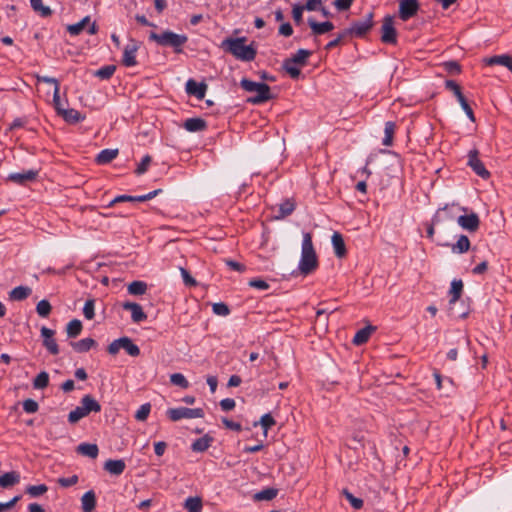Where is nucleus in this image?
Returning <instances> with one entry per match:
<instances>
[{"label": "nucleus", "instance_id": "f257e3e1", "mask_svg": "<svg viewBox=\"0 0 512 512\" xmlns=\"http://www.w3.org/2000/svg\"><path fill=\"white\" fill-rule=\"evenodd\" d=\"M319 266L318 257L313 246L312 234L303 233V241L301 247V257L298 264V270L301 275L307 276L313 273Z\"/></svg>", "mask_w": 512, "mask_h": 512}, {"label": "nucleus", "instance_id": "f03ea898", "mask_svg": "<svg viewBox=\"0 0 512 512\" xmlns=\"http://www.w3.org/2000/svg\"><path fill=\"white\" fill-rule=\"evenodd\" d=\"M246 40V37L226 38L222 41L221 48L238 60L250 62L255 59L257 51L253 45H246Z\"/></svg>", "mask_w": 512, "mask_h": 512}, {"label": "nucleus", "instance_id": "7ed1b4c3", "mask_svg": "<svg viewBox=\"0 0 512 512\" xmlns=\"http://www.w3.org/2000/svg\"><path fill=\"white\" fill-rule=\"evenodd\" d=\"M149 40L156 42L162 47H170L175 53H181L183 46L188 41V37L185 34H177L173 31L165 30L161 34L151 32Z\"/></svg>", "mask_w": 512, "mask_h": 512}, {"label": "nucleus", "instance_id": "20e7f679", "mask_svg": "<svg viewBox=\"0 0 512 512\" xmlns=\"http://www.w3.org/2000/svg\"><path fill=\"white\" fill-rule=\"evenodd\" d=\"M101 411V405L90 394L84 395L80 401V406H77L68 414V421L71 424L77 423L82 418L88 416L90 413H98Z\"/></svg>", "mask_w": 512, "mask_h": 512}, {"label": "nucleus", "instance_id": "39448f33", "mask_svg": "<svg viewBox=\"0 0 512 512\" xmlns=\"http://www.w3.org/2000/svg\"><path fill=\"white\" fill-rule=\"evenodd\" d=\"M240 86L247 92H255L256 95L249 97L248 102L252 104H261L272 98L270 87L265 83L254 82L243 78Z\"/></svg>", "mask_w": 512, "mask_h": 512}, {"label": "nucleus", "instance_id": "423d86ee", "mask_svg": "<svg viewBox=\"0 0 512 512\" xmlns=\"http://www.w3.org/2000/svg\"><path fill=\"white\" fill-rule=\"evenodd\" d=\"M374 14L369 12L363 20L354 21L350 27L347 28L351 37H364L373 27Z\"/></svg>", "mask_w": 512, "mask_h": 512}, {"label": "nucleus", "instance_id": "0eeeda50", "mask_svg": "<svg viewBox=\"0 0 512 512\" xmlns=\"http://www.w3.org/2000/svg\"><path fill=\"white\" fill-rule=\"evenodd\" d=\"M167 416L172 421H179L183 418L193 419L204 417V411L201 408H170L167 410Z\"/></svg>", "mask_w": 512, "mask_h": 512}, {"label": "nucleus", "instance_id": "6e6552de", "mask_svg": "<svg viewBox=\"0 0 512 512\" xmlns=\"http://www.w3.org/2000/svg\"><path fill=\"white\" fill-rule=\"evenodd\" d=\"M381 41L385 44L397 43V31L394 27L393 16L387 15L383 19L381 27Z\"/></svg>", "mask_w": 512, "mask_h": 512}, {"label": "nucleus", "instance_id": "1a4fd4ad", "mask_svg": "<svg viewBox=\"0 0 512 512\" xmlns=\"http://www.w3.org/2000/svg\"><path fill=\"white\" fill-rule=\"evenodd\" d=\"M467 164L482 179H488L490 177V172L479 159V152L477 149L469 151Z\"/></svg>", "mask_w": 512, "mask_h": 512}, {"label": "nucleus", "instance_id": "9d476101", "mask_svg": "<svg viewBox=\"0 0 512 512\" xmlns=\"http://www.w3.org/2000/svg\"><path fill=\"white\" fill-rule=\"evenodd\" d=\"M140 47V43L135 39H130L123 50L122 64L126 67H134L137 65L136 53Z\"/></svg>", "mask_w": 512, "mask_h": 512}, {"label": "nucleus", "instance_id": "9b49d317", "mask_svg": "<svg viewBox=\"0 0 512 512\" xmlns=\"http://www.w3.org/2000/svg\"><path fill=\"white\" fill-rule=\"evenodd\" d=\"M419 3L417 0H402L399 4V17L403 21L409 20L417 14Z\"/></svg>", "mask_w": 512, "mask_h": 512}, {"label": "nucleus", "instance_id": "f8f14e48", "mask_svg": "<svg viewBox=\"0 0 512 512\" xmlns=\"http://www.w3.org/2000/svg\"><path fill=\"white\" fill-rule=\"evenodd\" d=\"M458 225L469 232H476L480 226L479 216L472 212L468 215H461L457 219Z\"/></svg>", "mask_w": 512, "mask_h": 512}, {"label": "nucleus", "instance_id": "ddd939ff", "mask_svg": "<svg viewBox=\"0 0 512 512\" xmlns=\"http://www.w3.org/2000/svg\"><path fill=\"white\" fill-rule=\"evenodd\" d=\"M55 332L47 327L41 328V336L43 337V346L51 353L52 355H57L59 353V347L54 339Z\"/></svg>", "mask_w": 512, "mask_h": 512}, {"label": "nucleus", "instance_id": "4468645a", "mask_svg": "<svg viewBox=\"0 0 512 512\" xmlns=\"http://www.w3.org/2000/svg\"><path fill=\"white\" fill-rule=\"evenodd\" d=\"M186 92L189 95L195 96L198 100H202L207 91V84L204 82L198 83L194 79H189L185 86Z\"/></svg>", "mask_w": 512, "mask_h": 512}, {"label": "nucleus", "instance_id": "2eb2a0df", "mask_svg": "<svg viewBox=\"0 0 512 512\" xmlns=\"http://www.w3.org/2000/svg\"><path fill=\"white\" fill-rule=\"evenodd\" d=\"M122 308L131 312V319L135 323H140L147 319V315L138 303L127 301L122 304Z\"/></svg>", "mask_w": 512, "mask_h": 512}, {"label": "nucleus", "instance_id": "dca6fc26", "mask_svg": "<svg viewBox=\"0 0 512 512\" xmlns=\"http://www.w3.org/2000/svg\"><path fill=\"white\" fill-rule=\"evenodd\" d=\"M38 175V171L36 170H27L20 173H11L8 176V180L17 184H25L26 182H30L36 179Z\"/></svg>", "mask_w": 512, "mask_h": 512}, {"label": "nucleus", "instance_id": "f3484780", "mask_svg": "<svg viewBox=\"0 0 512 512\" xmlns=\"http://www.w3.org/2000/svg\"><path fill=\"white\" fill-rule=\"evenodd\" d=\"M308 24L314 35H322L334 29V24L330 21L318 23L313 18H309Z\"/></svg>", "mask_w": 512, "mask_h": 512}, {"label": "nucleus", "instance_id": "a211bd4d", "mask_svg": "<svg viewBox=\"0 0 512 512\" xmlns=\"http://www.w3.org/2000/svg\"><path fill=\"white\" fill-rule=\"evenodd\" d=\"M332 245L334 248L335 255L338 258H343L346 256L347 250L344 243V239L339 232H334L331 238Z\"/></svg>", "mask_w": 512, "mask_h": 512}, {"label": "nucleus", "instance_id": "6ab92c4d", "mask_svg": "<svg viewBox=\"0 0 512 512\" xmlns=\"http://www.w3.org/2000/svg\"><path fill=\"white\" fill-rule=\"evenodd\" d=\"M126 464L122 459H109L104 464V469L112 475H121L125 470Z\"/></svg>", "mask_w": 512, "mask_h": 512}, {"label": "nucleus", "instance_id": "aec40b11", "mask_svg": "<svg viewBox=\"0 0 512 512\" xmlns=\"http://www.w3.org/2000/svg\"><path fill=\"white\" fill-rule=\"evenodd\" d=\"M487 65H502L512 72V56L503 54L485 59Z\"/></svg>", "mask_w": 512, "mask_h": 512}, {"label": "nucleus", "instance_id": "412c9836", "mask_svg": "<svg viewBox=\"0 0 512 512\" xmlns=\"http://www.w3.org/2000/svg\"><path fill=\"white\" fill-rule=\"evenodd\" d=\"M83 512H92L96 507V495L93 490H89L81 498Z\"/></svg>", "mask_w": 512, "mask_h": 512}, {"label": "nucleus", "instance_id": "4be33fe9", "mask_svg": "<svg viewBox=\"0 0 512 512\" xmlns=\"http://www.w3.org/2000/svg\"><path fill=\"white\" fill-rule=\"evenodd\" d=\"M184 128L189 132H200L206 129L207 124L202 118H188L184 122Z\"/></svg>", "mask_w": 512, "mask_h": 512}, {"label": "nucleus", "instance_id": "5701e85b", "mask_svg": "<svg viewBox=\"0 0 512 512\" xmlns=\"http://www.w3.org/2000/svg\"><path fill=\"white\" fill-rule=\"evenodd\" d=\"M20 481V475L16 471H11L4 473L3 475H0V486L2 488H9L16 484H18Z\"/></svg>", "mask_w": 512, "mask_h": 512}, {"label": "nucleus", "instance_id": "b1692460", "mask_svg": "<svg viewBox=\"0 0 512 512\" xmlns=\"http://www.w3.org/2000/svg\"><path fill=\"white\" fill-rule=\"evenodd\" d=\"M118 342H120L121 349H124L128 355L132 357L140 355L139 347L129 337H121L118 339Z\"/></svg>", "mask_w": 512, "mask_h": 512}, {"label": "nucleus", "instance_id": "393cba45", "mask_svg": "<svg viewBox=\"0 0 512 512\" xmlns=\"http://www.w3.org/2000/svg\"><path fill=\"white\" fill-rule=\"evenodd\" d=\"M118 153V149H104L96 156V162L100 165L108 164L118 156Z\"/></svg>", "mask_w": 512, "mask_h": 512}, {"label": "nucleus", "instance_id": "a878e982", "mask_svg": "<svg viewBox=\"0 0 512 512\" xmlns=\"http://www.w3.org/2000/svg\"><path fill=\"white\" fill-rule=\"evenodd\" d=\"M77 452L83 456L95 459L98 456L99 449L96 444L81 443L77 447Z\"/></svg>", "mask_w": 512, "mask_h": 512}, {"label": "nucleus", "instance_id": "bb28decb", "mask_svg": "<svg viewBox=\"0 0 512 512\" xmlns=\"http://www.w3.org/2000/svg\"><path fill=\"white\" fill-rule=\"evenodd\" d=\"M374 330L375 327L373 326H367L360 329L353 337V344L362 345L366 343Z\"/></svg>", "mask_w": 512, "mask_h": 512}, {"label": "nucleus", "instance_id": "cd10ccee", "mask_svg": "<svg viewBox=\"0 0 512 512\" xmlns=\"http://www.w3.org/2000/svg\"><path fill=\"white\" fill-rule=\"evenodd\" d=\"M59 115L63 117V119L71 124L78 123L84 119V116L81 115L79 111L76 109H66L64 108Z\"/></svg>", "mask_w": 512, "mask_h": 512}, {"label": "nucleus", "instance_id": "c85d7f7f", "mask_svg": "<svg viewBox=\"0 0 512 512\" xmlns=\"http://www.w3.org/2000/svg\"><path fill=\"white\" fill-rule=\"evenodd\" d=\"M31 292V288L27 286H18L10 291L9 297L14 301H22L26 299L31 294Z\"/></svg>", "mask_w": 512, "mask_h": 512}, {"label": "nucleus", "instance_id": "c756f323", "mask_svg": "<svg viewBox=\"0 0 512 512\" xmlns=\"http://www.w3.org/2000/svg\"><path fill=\"white\" fill-rule=\"evenodd\" d=\"M463 292V282L462 280L454 279L451 282L450 295L451 298L449 300L450 304H455L461 297Z\"/></svg>", "mask_w": 512, "mask_h": 512}, {"label": "nucleus", "instance_id": "7c9ffc66", "mask_svg": "<svg viewBox=\"0 0 512 512\" xmlns=\"http://www.w3.org/2000/svg\"><path fill=\"white\" fill-rule=\"evenodd\" d=\"M95 345L96 342L92 338H84L77 342H71V346L78 353L87 352Z\"/></svg>", "mask_w": 512, "mask_h": 512}, {"label": "nucleus", "instance_id": "2f4dec72", "mask_svg": "<svg viewBox=\"0 0 512 512\" xmlns=\"http://www.w3.org/2000/svg\"><path fill=\"white\" fill-rule=\"evenodd\" d=\"M212 441V437H210L209 435H205L201 438L196 439L192 443L191 448L194 452H204L210 447Z\"/></svg>", "mask_w": 512, "mask_h": 512}, {"label": "nucleus", "instance_id": "473e14b6", "mask_svg": "<svg viewBox=\"0 0 512 512\" xmlns=\"http://www.w3.org/2000/svg\"><path fill=\"white\" fill-rule=\"evenodd\" d=\"M183 506L188 512H201L203 507L202 499L198 496L188 497Z\"/></svg>", "mask_w": 512, "mask_h": 512}, {"label": "nucleus", "instance_id": "72a5a7b5", "mask_svg": "<svg viewBox=\"0 0 512 512\" xmlns=\"http://www.w3.org/2000/svg\"><path fill=\"white\" fill-rule=\"evenodd\" d=\"M295 210V203L291 199H286L279 205L278 215L276 218H285L293 213Z\"/></svg>", "mask_w": 512, "mask_h": 512}, {"label": "nucleus", "instance_id": "f704fd0d", "mask_svg": "<svg viewBox=\"0 0 512 512\" xmlns=\"http://www.w3.org/2000/svg\"><path fill=\"white\" fill-rule=\"evenodd\" d=\"M282 67L286 71V73L289 74V76L293 79H297L301 74L299 65L292 62V60H290L289 58L283 61Z\"/></svg>", "mask_w": 512, "mask_h": 512}, {"label": "nucleus", "instance_id": "c9c22d12", "mask_svg": "<svg viewBox=\"0 0 512 512\" xmlns=\"http://www.w3.org/2000/svg\"><path fill=\"white\" fill-rule=\"evenodd\" d=\"M470 249V241L466 235H461L457 242L452 245V251L454 253H465Z\"/></svg>", "mask_w": 512, "mask_h": 512}, {"label": "nucleus", "instance_id": "e433bc0d", "mask_svg": "<svg viewBox=\"0 0 512 512\" xmlns=\"http://www.w3.org/2000/svg\"><path fill=\"white\" fill-rule=\"evenodd\" d=\"M131 295H143L147 291V284L143 281H133L127 287Z\"/></svg>", "mask_w": 512, "mask_h": 512}, {"label": "nucleus", "instance_id": "4c0bfd02", "mask_svg": "<svg viewBox=\"0 0 512 512\" xmlns=\"http://www.w3.org/2000/svg\"><path fill=\"white\" fill-rule=\"evenodd\" d=\"M82 331V323L78 319L71 320L66 327V332L68 337L75 338L77 337Z\"/></svg>", "mask_w": 512, "mask_h": 512}, {"label": "nucleus", "instance_id": "58836bf2", "mask_svg": "<svg viewBox=\"0 0 512 512\" xmlns=\"http://www.w3.org/2000/svg\"><path fill=\"white\" fill-rule=\"evenodd\" d=\"M312 52L306 49H299L292 57L289 59L292 60L295 64L299 66H304L307 62V59L311 56Z\"/></svg>", "mask_w": 512, "mask_h": 512}, {"label": "nucleus", "instance_id": "ea45409f", "mask_svg": "<svg viewBox=\"0 0 512 512\" xmlns=\"http://www.w3.org/2000/svg\"><path fill=\"white\" fill-rule=\"evenodd\" d=\"M277 489L274 488H266L261 490L260 492L254 495V499L256 501H269L274 499L277 496Z\"/></svg>", "mask_w": 512, "mask_h": 512}, {"label": "nucleus", "instance_id": "a19ab883", "mask_svg": "<svg viewBox=\"0 0 512 512\" xmlns=\"http://www.w3.org/2000/svg\"><path fill=\"white\" fill-rule=\"evenodd\" d=\"M90 22V17L86 16L81 21L75 24L68 25L67 31L73 35L77 36L79 35L85 28V26Z\"/></svg>", "mask_w": 512, "mask_h": 512}, {"label": "nucleus", "instance_id": "79ce46f5", "mask_svg": "<svg viewBox=\"0 0 512 512\" xmlns=\"http://www.w3.org/2000/svg\"><path fill=\"white\" fill-rule=\"evenodd\" d=\"M115 70V65H106L96 70L94 72V75L102 80H108L113 76Z\"/></svg>", "mask_w": 512, "mask_h": 512}, {"label": "nucleus", "instance_id": "37998d69", "mask_svg": "<svg viewBox=\"0 0 512 512\" xmlns=\"http://www.w3.org/2000/svg\"><path fill=\"white\" fill-rule=\"evenodd\" d=\"M49 384V374L46 371L40 372L33 380L34 389H44Z\"/></svg>", "mask_w": 512, "mask_h": 512}, {"label": "nucleus", "instance_id": "c03bdc74", "mask_svg": "<svg viewBox=\"0 0 512 512\" xmlns=\"http://www.w3.org/2000/svg\"><path fill=\"white\" fill-rule=\"evenodd\" d=\"M395 131V124L393 122H386L385 123V137L383 139V145L390 146L392 144L393 135Z\"/></svg>", "mask_w": 512, "mask_h": 512}, {"label": "nucleus", "instance_id": "a18cd8bd", "mask_svg": "<svg viewBox=\"0 0 512 512\" xmlns=\"http://www.w3.org/2000/svg\"><path fill=\"white\" fill-rule=\"evenodd\" d=\"M52 307L49 301L43 299L37 303L36 311L40 317H48L51 313Z\"/></svg>", "mask_w": 512, "mask_h": 512}, {"label": "nucleus", "instance_id": "49530a36", "mask_svg": "<svg viewBox=\"0 0 512 512\" xmlns=\"http://www.w3.org/2000/svg\"><path fill=\"white\" fill-rule=\"evenodd\" d=\"M48 490V487L45 485V484H40V485H31V486H28L27 489H26V492L31 496V497H38V496H41L43 495L44 493H46Z\"/></svg>", "mask_w": 512, "mask_h": 512}, {"label": "nucleus", "instance_id": "de8ad7c7", "mask_svg": "<svg viewBox=\"0 0 512 512\" xmlns=\"http://www.w3.org/2000/svg\"><path fill=\"white\" fill-rule=\"evenodd\" d=\"M95 300L94 299H88L83 307V314L86 319L92 320L95 316Z\"/></svg>", "mask_w": 512, "mask_h": 512}, {"label": "nucleus", "instance_id": "09e8293b", "mask_svg": "<svg viewBox=\"0 0 512 512\" xmlns=\"http://www.w3.org/2000/svg\"><path fill=\"white\" fill-rule=\"evenodd\" d=\"M150 411H151L150 403H145V404L141 405L135 414V419L138 421H145L148 418Z\"/></svg>", "mask_w": 512, "mask_h": 512}, {"label": "nucleus", "instance_id": "8fccbe9b", "mask_svg": "<svg viewBox=\"0 0 512 512\" xmlns=\"http://www.w3.org/2000/svg\"><path fill=\"white\" fill-rule=\"evenodd\" d=\"M349 36H350V34H349V32H348V30H347V28H346V29L342 30L341 32H339V33L337 34V37H336L335 39H333L332 41H330V42L326 45V47H325V48H326L327 50H330V49H332V48H334V47L338 46V45L341 43V41H343L344 39H346V38H347V37H349Z\"/></svg>", "mask_w": 512, "mask_h": 512}, {"label": "nucleus", "instance_id": "3c124183", "mask_svg": "<svg viewBox=\"0 0 512 512\" xmlns=\"http://www.w3.org/2000/svg\"><path fill=\"white\" fill-rule=\"evenodd\" d=\"M343 495L350 502L351 506L354 509H361L363 507V500L360 499V498L355 497L348 490H343Z\"/></svg>", "mask_w": 512, "mask_h": 512}, {"label": "nucleus", "instance_id": "603ef678", "mask_svg": "<svg viewBox=\"0 0 512 512\" xmlns=\"http://www.w3.org/2000/svg\"><path fill=\"white\" fill-rule=\"evenodd\" d=\"M170 381L172 384L180 386L181 388H188L189 383L187 379L181 373H174L170 376Z\"/></svg>", "mask_w": 512, "mask_h": 512}, {"label": "nucleus", "instance_id": "864d4df0", "mask_svg": "<svg viewBox=\"0 0 512 512\" xmlns=\"http://www.w3.org/2000/svg\"><path fill=\"white\" fill-rule=\"evenodd\" d=\"M445 87L454 93L457 100L464 98L460 86L454 80H446Z\"/></svg>", "mask_w": 512, "mask_h": 512}, {"label": "nucleus", "instance_id": "5fc2aeb1", "mask_svg": "<svg viewBox=\"0 0 512 512\" xmlns=\"http://www.w3.org/2000/svg\"><path fill=\"white\" fill-rule=\"evenodd\" d=\"M32 8L36 12H40L42 16H49L51 10L49 7L43 6L41 0H30Z\"/></svg>", "mask_w": 512, "mask_h": 512}, {"label": "nucleus", "instance_id": "6e6d98bb", "mask_svg": "<svg viewBox=\"0 0 512 512\" xmlns=\"http://www.w3.org/2000/svg\"><path fill=\"white\" fill-rule=\"evenodd\" d=\"M212 310L216 315L219 316H227L230 313L229 307L222 302L214 303L212 306Z\"/></svg>", "mask_w": 512, "mask_h": 512}, {"label": "nucleus", "instance_id": "4d7b16f0", "mask_svg": "<svg viewBox=\"0 0 512 512\" xmlns=\"http://www.w3.org/2000/svg\"><path fill=\"white\" fill-rule=\"evenodd\" d=\"M260 425L262 426V428L264 429L265 433L267 432L268 429H270L272 426L275 425V420L274 418L271 416V414L267 413V414H264L261 419H260Z\"/></svg>", "mask_w": 512, "mask_h": 512}, {"label": "nucleus", "instance_id": "13d9d810", "mask_svg": "<svg viewBox=\"0 0 512 512\" xmlns=\"http://www.w3.org/2000/svg\"><path fill=\"white\" fill-rule=\"evenodd\" d=\"M39 409V405L38 403L33 400V399H26L24 402H23V410L26 412V413H35L37 412Z\"/></svg>", "mask_w": 512, "mask_h": 512}, {"label": "nucleus", "instance_id": "bf43d9fd", "mask_svg": "<svg viewBox=\"0 0 512 512\" xmlns=\"http://www.w3.org/2000/svg\"><path fill=\"white\" fill-rule=\"evenodd\" d=\"M78 483V476L77 475H72L70 477H62V478H59L58 479V484L64 488H68V487H71L75 484Z\"/></svg>", "mask_w": 512, "mask_h": 512}, {"label": "nucleus", "instance_id": "052dcab7", "mask_svg": "<svg viewBox=\"0 0 512 512\" xmlns=\"http://www.w3.org/2000/svg\"><path fill=\"white\" fill-rule=\"evenodd\" d=\"M304 7L300 4H295L292 8V17L296 24H300L302 22Z\"/></svg>", "mask_w": 512, "mask_h": 512}, {"label": "nucleus", "instance_id": "680f3d73", "mask_svg": "<svg viewBox=\"0 0 512 512\" xmlns=\"http://www.w3.org/2000/svg\"><path fill=\"white\" fill-rule=\"evenodd\" d=\"M59 91L60 87H55L53 93V104L58 114L64 109L63 103L60 99Z\"/></svg>", "mask_w": 512, "mask_h": 512}, {"label": "nucleus", "instance_id": "e2e57ef3", "mask_svg": "<svg viewBox=\"0 0 512 512\" xmlns=\"http://www.w3.org/2000/svg\"><path fill=\"white\" fill-rule=\"evenodd\" d=\"M160 192H161V189H157V190L151 191L144 195L133 196V202H145V201L151 200L155 196H157Z\"/></svg>", "mask_w": 512, "mask_h": 512}, {"label": "nucleus", "instance_id": "0e129e2a", "mask_svg": "<svg viewBox=\"0 0 512 512\" xmlns=\"http://www.w3.org/2000/svg\"><path fill=\"white\" fill-rule=\"evenodd\" d=\"M459 104L461 105L462 109L464 110V112L466 113L467 117L471 120V121H475V117H474V113H473V110L472 108L469 106L466 98H462L460 100H458Z\"/></svg>", "mask_w": 512, "mask_h": 512}, {"label": "nucleus", "instance_id": "69168bd1", "mask_svg": "<svg viewBox=\"0 0 512 512\" xmlns=\"http://www.w3.org/2000/svg\"><path fill=\"white\" fill-rule=\"evenodd\" d=\"M444 68L448 73L459 74L461 67L456 61H448L444 63Z\"/></svg>", "mask_w": 512, "mask_h": 512}, {"label": "nucleus", "instance_id": "338daca9", "mask_svg": "<svg viewBox=\"0 0 512 512\" xmlns=\"http://www.w3.org/2000/svg\"><path fill=\"white\" fill-rule=\"evenodd\" d=\"M150 163H151V157L149 155H146L142 159L141 163L138 165V167L135 171L136 174L141 175V174L145 173L147 171Z\"/></svg>", "mask_w": 512, "mask_h": 512}, {"label": "nucleus", "instance_id": "774afa93", "mask_svg": "<svg viewBox=\"0 0 512 512\" xmlns=\"http://www.w3.org/2000/svg\"><path fill=\"white\" fill-rule=\"evenodd\" d=\"M353 1L354 0H335L333 4L338 11H345L351 7Z\"/></svg>", "mask_w": 512, "mask_h": 512}]
</instances>
